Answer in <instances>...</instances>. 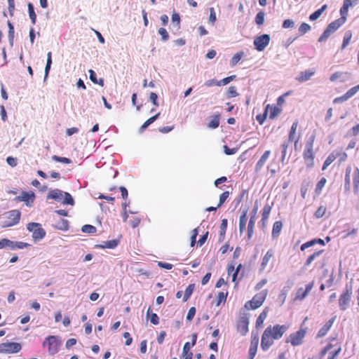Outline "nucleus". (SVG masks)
Returning a JSON list of instances; mask_svg holds the SVG:
<instances>
[{"label": "nucleus", "instance_id": "1", "mask_svg": "<svg viewBox=\"0 0 359 359\" xmlns=\"http://www.w3.org/2000/svg\"><path fill=\"white\" fill-rule=\"evenodd\" d=\"M289 329L287 325L276 324L268 326L264 331L261 339V348L266 351L272 346L276 340L283 337Z\"/></svg>", "mask_w": 359, "mask_h": 359}, {"label": "nucleus", "instance_id": "2", "mask_svg": "<svg viewBox=\"0 0 359 359\" xmlns=\"http://www.w3.org/2000/svg\"><path fill=\"white\" fill-rule=\"evenodd\" d=\"M316 140V135H311L306 142L305 148L304 149L302 156L304 163L307 168H312L314 166V160L316 154L314 151V142Z\"/></svg>", "mask_w": 359, "mask_h": 359}, {"label": "nucleus", "instance_id": "3", "mask_svg": "<svg viewBox=\"0 0 359 359\" xmlns=\"http://www.w3.org/2000/svg\"><path fill=\"white\" fill-rule=\"evenodd\" d=\"M352 178L353 184V191L358 194L359 191V169L355 167L353 169L351 166L346 168L345 179H344V189L346 191L351 189V180Z\"/></svg>", "mask_w": 359, "mask_h": 359}, {"label": "nucleus", "instance_id": "4", "mask_svg": "<svg viewBox=\"0 0 359 359\" xmlns=\"http://www.w3.org/2000/svg\"><path fill=\"white\" fill-rule=\"evenodd\" d=\"M306 333L307 327H301L299 330L289 334L285 339V343L290 344L294 347L299 346L304 344Z\"/></svg>", "mask_w": 359, "mask_h": 359}, {"label": "nucleus", "instance_id": "5", "mask_svg": "<svg viewBox=\"0 0 359 359\" xmlns=\"http://www.w3.org/2000/svg\"><path fill=\"white\" fill-rule=\"evenodd\" d=\"M348 155L342 149H336L331 152L324 161L322 167L323 170H325L327 167L333 163L337 158L339 160V163H341L347 159Z\"/></svg>", "mask_w": 359, "mask_h": 359}, {"label": "nucleus", "instance_id": "6", "mask_svg": "<svg viewBox=\"0 0 359 359\" xmlns=\"http://www.w3.org/2000/svg\"><path fill=\"white\" fill-rule=\"evenodd\" d=\"M353 288L351 285L346 284L342 293L339 298V306L341 311H346L351 301Z\"/></svg>", "mask_w": 359, "mask_h": 359}, {"label": "nucleus", "instance_id": "7", "mask_svg": "<svg viewBox=\"0 0 359 359\" xmlns=\"http://www.w3.org/2000/svg\"><path fill=\"white\" fill-rule=\"evenodd\" d=\"M21 213L18 210H13L4 214L5 221L2 223L1 227L6 228L13 226L19 223Z\"/></svg>", "mask_w": 359, "mask_h": 359}, {"label": "nucleus", "instance_id": "8", "mask_svg": "<svg viewBox=\"0 0 359 359\" xmlns=\"http://www.w3.org/2000/svg\"><path fill=\"white\" fill-rule=\"evenodd\" d=\"M267 296V290H264L256 294L251 300L247 302L245 304V309L255 310L259 308L264 303Z\"/></svg>", "mask_w": 359, "mask_h": 359}, {"label": "nucleus", "instance_id": "9", "mask_svg": "<svg viewBox=\"0 0 359 359\" xmlns=\"http://www.w3.org/2000/svg\"><path fill=\"white\" fill-rule=\"evenodd\" d=\"M27 229L32 233V238L35 241H40L46 236V232L39 223L30 222L27 224Z\"/></svg>", "mask_w": 359, "mask_h": 359}, {"label": "nucleus", "instance_id": "10", "mask_svg": "<svg viewBox=\"0 0 359 359\" xmlns=\"http://www.w3.org/2000/svg\"><path fill=\"white\" fill-rule=\"evenodd\" d=\"M22 349V346L18 342L6 341L0 344V353L13 354L17 353Z\"/></svg>", "mask_w": 359, "mask_h": 359}, {"label": "nucleus", "instance_id": "11", "mask_svg": "<svg viewBox=\"0 0 359 359\" xmlns=\"http://www.w3.org/2000/svg\"><path fill=\"white\" fill-rule=\"evenodd\" d=\"M30 245L22 241L14 242L8 238H3L0 241V249L8 248L12 250L17 249H23L29 247Z\"/></svg>", "mask_w": 359, "mask_h": 359}, {"label": "nucleus", "instance_id": "12", "mask_svg": "<svg viewBox=\"0 0 359 359\" xmlns=\"http://www.w3.org/2000/svg\"><path fill=\"white\" fill-rule=\"evenodd\" d=\"M60 342L55 336H48L46 340L43 342V346L46 347L48 346V351L49 354H55L59 349Z\"/></svg>", "mask_w": 359, "mask_h": 359}, {"label": "nucleus", "instance_id": "13", "mask_svg": "<svg viewBox=\"0 0 359 359\" xmlns=\"http://www.w3.org/2000/svg\"><path fill=\"white\" fill-rule=\"evenodd\" d=\"M270 36L269 34H262L256 37L254 40V46L257 50L262 51L269 45Z\"/></svg>", "mask_w": 359, "mask_h": 359}, {"label": "nucleus", "instance_id": "14", "mask_svg": "<svg viewBox=\"0 0 359 359\" xmlns=\"http://www.w3.org/2000/svg\"><path fill=\"white\" fill-rule=\"evenodd\" d=\"M359 90V84L350 88L345 94L340 97H337L334 99L333 102L334 104L344 102L348 100L349 98L352 97L354 95H355Z\"/></svg>", "mask_w": 359, "mask_h": 359}, {"label": "nucleus", "instance_id": "15", "mask_svg": "<svg viewBox=\"0 0 359 359\" xmlns=\"http://www.w3.org/2000/svg\"><path fill=\"white\" fill-rule=\"evenodd\" d=\"M313 285H314V282L312 281L306 285L305 289H303L302 287H299L297 291L294 299L295 300H303L308 295V294L311 292V290L313 287Z\"/></svg>", "mask_w": 359, "mask_h": 359}, {"label": "nucleus", "instance_id": "16", "mask_svg": "<svg viewBox=\"0 0 359 359\" xmlns=\"http://www.w3.org/2000/svg\"><path fill=\"white\" fill-rule=\"evenodd\" d=\"M35 198L34 192L22 191V194L17 196L15 200L17 201H24L27 205H31Z\"/></svg>", "mask_w": 359, "mask_h": 359}, {"label": "nucleus", "instance_id": "17", "mask_svg": "<svg viewBox=\"0 0 359 359\" xmlns=\"http://www.w3.org/2000/svg\"><path fill=\"white\" fill-rule=\"evenodd\" d=\"M274 257V251L272 249H269L262 259V262L259 266V271L263 272L267 267L270 261Z\"/></svg>", "mask_w": 359, "mask_h": 359}, {"label": "nucleus", "instance_id": "18", "mask_svg": "<svg viewBox=\"0 0 359 359\" xmlns=\"http://www.w3.org/2000/svg\"><path fill=\"white\" fill-rule=\"evenodd\" d=\"M298 127V121H295L291 126L289 135H288V142H294V147H297L299 141V136L296 135L297 129Z\"/></svg>", "mask_w": 359, "mask_h": 359}, {"label": "nucleus", "instance_id": "19", "mask_svg": "<svg viewBox=\"0 0 359 359\" xmlns=\"http://www.w3.org/2000/svg\"><path fill=\"white\" fill-rule=\"evenodd\" d=\"M347 16L341 15V18L335 20L334 21L330 22L327 27H326L329 31L332 33L334 32L337 30L342 25H344L346 20Z\"/></svg>", "mask_w": 359, "mask_h": 359}, {"label": "nucleus", "instance_id": "20", "mask_svg": "<svg viewBox=\"0 0 359 359\" xmlns=\"http://www.w3.org/2000/svg\"><path fill=\"white\" fill-rule=\"evenodd\" d=\"M249 320L247 317H242L238 323V332L241 335H245L248 332Z\"/></svg>", "mask_w": 359, "mask_h": 359}, {"label": "nucleus", "instance_id": "21", "mask_svg": "<svg viewBox=\"0 0 359 359\" xmlns=\"http://www.w3.org/2000/svg\"><path fill=\"white\" fill-rule=\"evenodd\" d=\"M265 111L266 113H269V118L271 119H274L276 118L279 114H280L282 109L280 107L276 105H270L268 104L266 106Z\"/></svg>", "mask_w": 359, "mask_h": 359}, {"label": "nucleus", "instance_id": "22", "mask_svg": "<svg viewBox=\"0 0 359 359\" xmlns=\"http://www.w3.org/2000/svg\"><path fill=\"white\" fill-rule=\"evenodd\" d=\"M271 154V151L266 150L264 151V153L262 154V156L260 157L257 163H256L255 170L256 172H259L263 166L264 165L265 163L268 160L269 156Z\"/></svg>", "mask_w": 359, "mask_h": 359}, {"label": "nucleus", "instance_id": "23", "mask_svg": "<svg viewBox=\"0 0 359 359\" xmlns=\"http://www.w3.org/2000/svg\"><path fill=\"white\" fill-rule=\"evenodd\" d=\"M358 0H344L343 6L340 8L341 15H348L349 8L356 5Z\"/></svg>", "mask_w": 359, "mask_h": 359}, {"label": "nucleus", "instance_id": "24", "mask_svg": "<svg viewBox=\"0 0 359 359\" xmlns=\"http://www.w3.org/2000/svg\"><path fill=\"white\" fill-rule=\"evenodd\" d=\"M334 321V318L330 319L325 324L318 330L317 337H323L327 334L330 330Z\"/></svg>", "mask_w": 359, "mask_h": 359}, {"label": "nucleus", "instance_id": "25", "mask_svg": "<svg viewBox=\"0 0 359 359\" xmlns=\"http://www.w3.org/2000/svg\"><path fill=\"white\" fill-rule=\"evenodd\" d=\"M248 210H243L239 217V232L240 234L243 233L245 229V226L248 220L247 217Z\"/></svg>", "mask_w": 359, "mask_h": 359}, {"label": "nucleus", "instance_id": "26", "mask_svg": "<svg viewBox=\"0 0 359 359\" xmlns=\"http://www.w3.org/2000/svg\"><path fill=\"white\" fill-rule=\"evenodd\" d=\"M315 71L312 69L306 70L304 72H301L299 76L297 77V80L299 82H304L311 79V77L314 75Z\"/></svg>", "mask_w": 359, "mask_h": 359}, {"label": "nucleus", "instance_id": "27", "mask_svg": "<svg viewBox=\"0 0 359 359\" xmlns=\"http://www.w3.org/2000/svg\"><path fill=\"white\" fill-rule=\"evenodd\" d=\"M271 209L272 206L269 203H266L263 208L262 212V222L264 226L267 222Z\"/></svg>", "mask_w": 359, "mask_h": 359}, {"label": "nucleus", "instance_id": "28", "mask_svg": "<svg viewBox=\"0 0 359 359\" xmlns=\"http://www.w3.org/2000/svg\"><path fill=\"white\" fill-rule=\"evenodd\" d=\"M316 244H320L321 245H325V242L323 239L321 238H314L311 241H309L308 242H306L304 243H303L301 247H300V249L302 251H304V250H306V248H310Z\"/></svg>", "mask_w": 359, "mask_h": 359}, {"label": "nucleus", "instance_id": "29", "mask_svg": "<svg viewBox=\"0 0 359 359\" xmlns=\"http://www.w3.org/2000/svg\"><path fill=\"white\" fill-rule=\"evenodd\" d=\"M269 309L265 308L262 312L259 315L256 320L255 327L256 328H259L263 325L264 320H266L268 316Z\"/></svg>", "mask_w": 359, "mask_h": 359}, {"label": "nucleus", "instance_id": "30", "mask_svg": "<svg viewBox=\"0 0 359 359\" xmlns=\"http://www.w3.org/2000/svg\"><path fill=\"white\" fill-rule=\"evenodd\" d=\"M283 228V223L281 221H276L273 223L271 236L273 238H276L279 236L280 233Z\"/></svg>", "mask_w": 359, "mask_h": 359}, {"label": "nucleus", "instance_id": "31", "mask_svg": "<svg viewBox=\"0 0 359 359\" xmlns=\"http://www.w3.org/2000/svg\"><path fill=\"white\" fill-rule=\"evenodd\" d=\"M324 252L323 250H318L314 252L313 254L309 255L304 263V267H307L311 264L318 257H319Z\"/></svg>", "mask_w": 359, "mask_h": 359}, {"label": "nucleus", "instance_id": "32", "mask_svg": "<svg viewBox=\"0 0 359 359\" xmlns=\"http://www.w3.org/2000/svg\"><path fill=\"white\" fill-rule=\"evenodd\" d=\"M228 292H219L216 297L215 306H219L222 304H224L226 301Z\"/></svg>", "mask_w": 359, "mask_h": 359}, {"label": "nucleus", "instance_id": "33", "mask_svg": "<svg viewBox=\"0 0 359 359\" xmlns=\"http://www.w3.org/2000/svg\"><path fill=\"white\" fill-rule=\"evenodd\" d=\"M327 7V5L325 4L320 8L318 9L317 11H316L315 12L311 13L309 15V20L311 21H315L317 19H318L320 17V15H322L323 12L326 10Z\"/></svg>", "mask_w": 359, "mask_h": 359}, {"label": "nucleus", "instance_id": "34", "mask_svg": "<svg viewBox=\"0 0 359 359\" xmlns=\"http://www.w3.org/2000/svg\"><path fill=\"white\" fill-rule=\"evenodd\" d=\"M55 229L67 231L69 229V222L67 220L64 219H60L55 225Z\"/></svg>", "mask_w": 359, "mask_h": 359}, {"label": "nucleus", "instance_id": "35", "mask_svg": "<svg viewBox=\"0 0 359 359\" xmlns=\"http://www.w3.org/2000/svg\"><path fill=\"white\" fill-rule=\"evenodd\" d=\"M160 116V113L156 114V115L148 118L140 127V130L143 132L150 124L154 123Z\"/></svg>", "mask_w": 359, "mask_h": 359}, {"label": "nucleus", "instance_id": "36", "mask_svg": "<svg viewBox=\"0 0 359 359\" xmlns=\"http://www.w3.org/2000/svg\"><path fill=\"white\" fill-rule=\"evenodd\" d=\"M255 215H252L248 225V238L250 239L254 232Z\"/></svg>", "mask_w": 359, "mask_h": 359}, {"label": "nucleus", "instance_id": "37", "mask_svg": "<svg viewBox=\"0 0 359 359\" xmlns=\"http://www.w3.org/2000/svg\"><path fill=\"white\" fill-rule=\"evenodd\" d=\"M28 12H29V18L32 20V23L33 25H35L36 22V15L34 12V6L32 3L28 4Z\"/></svg>", "mask_w": 359, "mask_h": 359}, {"label": "nucleus", "instance_id": "38", "mask_svg": "<svg viewBox=\"0 0 359 359\" xmlns=\"http://www.w3.org/2000/svg\"><path fill=\"white\" fill-rule=\"evenodd\" d=\"M194 287H195L194 284H190L188 285V287L185 290L184 294L183 296V302H185L189 299L191 294L193 293Z\"/></svg>", "mask_w": 359, "mask_h": 359}, {"label": "nucleus", "instance_id": "39", "mask_svg": "<svg viewBox=\"0 0 359 359\" xmlns=\"http://www.w3.org/2000/svg\"><path fill=\"white\" fill-rule=\"evenodd\" d=\"M88 72L90 75V79L93 83L95 84H99L101 86H104V80L102 79H100V81H98L96 77V74L93 69H90Z\"/></svg>", "mask_w": 359, "mask_h": 359}, {"label": "nucleus", "instance_id": "40", "mask_svg": "<svg viewBox=\"0 0 359 359\" xmlns=\"http://www.w3.org/2000/svg\"><path fill=\"white\" fill-rule=\"evenodd\" d=\"M352 38V32L351 31H347L344 36L343 43L341 46V49H344L350 43L351 39Z\"/></svg>", "mask_w": 359, "mask_h": 359}, {"label": "nucleus", "instance_id": "41", "mask_svg": "<svg viewBox=\"0 0 359 359\" xmlns=\"http://www.w3.org/2000/svg\"><path fill=\"white\" fill-rule=\"evenodd\" d=\"M147 317L150 318V321L153 325H158L159 323V318L156 313H151L150 308L147 310Z\"/></svg>", "mask_w": 359, "mask_h": 359}, {"label": "nucleus", "instance_id": "42", "mask_svg": "<svg viewBox=\"0 0 359 359\" xmlns=\"http://www.w3.org/2000/svg\"><path fill=\"white\" fill-rule=\"evenodd\" d=\"M311 29V27L309 24H307L306 22H302L298 28V32H299V34L301 36H302V35L305 34L306 33H307L308 32H309Z\"/></svg>", "mask_w": 359, "mask_h": 359}, {"label": "nucleus", "instance_id": "43", "mask_svg": "<svg viewBox=\"0 0 359 359\" xmlns=\"http://www.w3.org/2000/svg\"><path fill=\"white\" fill-rule=\"evenodd\" d=\"M327 180L325 177H322L320 181L317 183L315 189V192L316 194H320L323 188L325 187L326 184Z\"/></svg>", "mask_w": 359, "mask_h": 359}, {"label": "nucleus", "instance_id": "44", "mask_svg": "<svg viewBox=\"0 0 359 359\" xmlns=\"http://www.w3.org/2000/svg\"><path fill=\"white\" fill-rule=\"evenodd\" d=\"M51 65H52V53H51V52H48L47 54V62H46V65L45 67V79H46V77L48 75Z\"/></svg>", "mask_w": 359, "mask_h": 359}, {"label": "nucleus", "instance_id": "45", "mask_svg": "<svg viewBox=\"0 0 359 359\" xmlns=\"http://www.w3.org/2000/svg\"><path fill=\"white\" fill-rule=\"evenodd\" d=\"M226 95L227 98H232L236 97L238 95V93H237V89L235 86H230L229 87Z\"/></svg>", "mask_w": 359, "mask_h": 359}, {"label": "nucleus", "instance_id": "46", "mask_svg": "<svg viewBox=\"0 0 359 359\" xmlns=\"http://www.w3.org/2000/svg\"><path fill=\"white\" fill-rule=\"evenodd\" d=\"M52 159L57 162L62 163L65 164H70L72 162V160L69 158L60 157L56 155L53 156Z\"/></svg>", "mask_w": 359, "mask_h": 359}, {"label": "nucleus", "instance_id": "47", "mask_svg": "<svg viewBox=\"0 0 359 359\" xmlns=\"http://www.w3.org/2000/svg\"><path fill=\"white\" fill-rule=\"evenodd\" d=\"M7 25L8 27V39H9L10 43L12 44L13 41L14 33H15L14 27L10 21L7 22Z\"/></svg>", "mask_w": 359, "mask_h": 359}, {"label": "nucleus", "instance_id": "48", "mask_svg": "<svg viewBox=\"0 0 359 359\" xmlns=\"http://www.w3.org/2000/svg\"><path fill=\"white\" fill-rule=\"evenodd\" d=\"M81 231L83 233H91L92 234V233H95L96 232L97 229L93 225L86 224V225L82 226Z\"/></svg>", "mask_w": 359, "mask_h": 359}, {"label": "nucleus", "instance_id": "49", "mask_svg": "<svg viewBox=\"0 0 359 359\" xmlns=\"http://www.w3.org/2000/svg\"><path fill=\"white\" fill-rule=\"evenodd\" d=\"M326 207L324 205H320L317 210L315 212V217L318 219L323 217L326 212Z\"/></svg>", "mask_w": 359, "mask_h": 359}, {"label": "nucleus", "instance_id": "50", "mask_svg": "<svg viewBox=\"0 0 359 359\" xmlns=\"http://www.w3.org/2000/svg\"><path fill=\"white\" fill-rule=\"evenodd\" d=\"M62 196V194L61 191L54 190L49 193L48 197L55 199V200H60V199H61Z\"/></svg>", "mask_w": 359, "mask_h": 359}, {"label": "nucleus", "instance_id": "51", "mask_svg": "<svg viewBox=\"0 0 359 359\" xmlns=\"http://www.w3.org/2000/svg\"><path fill=\"white\" fill-rule=\"evenodd\" d=\"M265 13L264 11H259L255 17V22L258 25H262L264 22Z\"/></svg>", "mask_w": 359, "mask_h": 359}, {"label": "nucleus", "instance_id": "52", "mask_svg": "<svg viewBox=\"0 0 359 359\" xmlns=\"http://www.w3.org/2000/svg\"><path fill=\"white\" fill-rule=\"evenodd\" d=\"M243 55V52H239V53H236L232 57V58L231 60V66L236 65L240 61V60L241 59Z\"/></svg>", "mask_w": 359, "mask_h": 359}, {"label": "nucleus", "instance_id": "53", "mask_svg": "<svg viewBox=\"0 0 359 359\" xmlns=\"http://www.w3.org/2000/svg\"><path fill=\"white\" fill-rule=\"evenodd\" d=\"M219 125V116H215L209 123L208 126L211 128H217Z\"/></svg>", "mask_w": 359, "mask_h": 359}, {"label": "nucleus", "instance_id": "54", "mask_svg": "<svg viewBox=\"0 0 359 359\" xmlns=\"http://www.w3.org/2000/svg\"><path fill=\"white\" fill-rule=\"evenodd\" d=\"M172 22L175 24L177 29L180 27V16L179 13L173 12L172 15Z\"/></svg>", "mask_w": 359, "mask_h": 359}, {"label": "nucleus", "instance_id": "55", "mask_svg": "<svg viewBox=\"0 0 359 359\" xmlns=\"http://www.w3.org/2000/svg\"><path fill=\"white\" fill-rule=\"evenodd\" d=\"M229 196V191H226L223 192L219 196V203L217 205V207L222 206L224 204V203L226 201V200L228 198Z\"/></svg>", "mask_w": 359, "mask_h": 359}, {"label": "nucleus", "instance_id": "56", "mask_svg": "<svg viewBox=\"0 0 359 359\" xmlns=\"http://www.w3.org/2000/svg\"><path fill=\"white\" fill-rule=\"evenodd\" d=\"M236 75H231V76H227V77L219 81V86L227 85L229 83H230L231 81L234 80L236 79Z\"/></svg>", "mask_w": 359, "mask_h": 359}, {"label": "nucleus", "instance_id": "57", "mask_svg": "<svg viewBox=\"0 0 359 359\" xmlns=\"http://www.w3.org/2000/svg\"><path fill=\"white\" fill-rule=\"evenodd\" d=\"M158 32L161 36V39L163 41H165L169 39V34L165 28H159Z\"/></svg>", "mask_w": 359, "mask_h": 359}, {"label": "nucleus", "instance_id": "58", "mask_svg": "<svg viewBox=\"0 0 359 359\" xmlns=\"http://www.w3.org/2000/svg\"><path fill=\"white\" fill-rule=\"evenodd\" d=\"M287 147H288V143L287 142H283L282 144H281V148H282V156H281V158H280V161L283 163L284 161H285V157H286V154H287Z\"/></svg>", "mask_w": 359, "mask_h": 359}, {"label": "nucleus", "instance_id": "59", "mask_svg": "<svg viewBox=\"0 0 359 359\" xmlns=\"http://www.w3.org/2000/svg\"><path fill=\"white\" fill-rule=\"evenodd\" d=\"M128 223L131 227L136 228L140 223V219L137 217H133L132 219H129Z\"/></svg>", "mask_w": 359, "mask_h": 359}, {"label": "nucleus", "instance_id": "60", "mask_svg": "<svg viewBox=\"0 0 359 359\" xmlns=\"http://www.w3.org/2000/svg\"><path fill=\"white\" fill-rule=\"evenodd\" d=\"M332 32L329 31L327 28L324 30L323 33L321 34V36L318 39L319 42H323L326 41L328 37L330 36Z\"/></svg>", "mask_w": 359, "mask_h": 359}, {"label": "nucleus", "instance_id": "61", "mask_svg": "<svg viewBox=\"0 0 359 359\" xmlns=\"http://www.w3.org/2000/svg\"><path fill=\"white\" fill-rule=\"evenodd\" d=\"M227 224H228V222H227L226 219H223L222 220V222L220 224V235L221 236H224L226 229H227Z\"/></svg>", "mask_w": 359, "mask_h": 359}, {"label": "nucleus", "instance_id": "62", "mask_svg": "<svg viewBox=\"0 0 359 359\" xmlns=\"http://www.w3.org/2000/svg\"><path fill=\"white\" fill-rule=\"evenodd\" d=\"M118 245V241L116 240L109 241L104 243V245L102 246V248H114Z\"/></svg>", "mask_w": 359, "mask_h": 359}, {"label": "nucleus", "instance_id": "63", "mask_svg": "<svg viewBox=\"0 0 359 359\" xmlns=\"http://www.w3.org/2000/svg\"><path fill=\"white\" fill-rule=\"evenodd\" d=\"M259 338L257 333H252L251 336L250 346H258Z\"/></svg>", "mask_w": 359, "mask_h": 359}, {"label": "nucleus", "instance_id": "64", "mask_svg": "<svg viewBox=\"0 0 359 359\" xmlns=\"http://www.w3.org/2000/svg\"><path fill=\"white\" fill-rule=\"evenodd\" d=\"M257 351V346H250L248 352V359H254Z\"/></svg>", "mask_w": 359, "mask_h": 359}]
</instances>
